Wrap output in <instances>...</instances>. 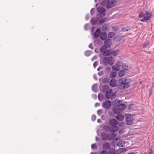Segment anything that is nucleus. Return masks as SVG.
<instances>
[{
	"mask_svg": "<svg viewBox=\"0 0 154 154\" xmlns=\"http://www.w3.org/2000/svg\"><path fill=\"white\" fill-rule=\"evenodd\" d=\"M116 3V2L115 0H106L103 1L102 2V4L103 5H106V8L108 9L115 5Z\"/></svg>",
	"mask_w": 154,
	"mask_h": 154,
	"instance_id": "nucleus-3",
	"label": "nucleus"
},
{
	"mask_svg": "<svg viewBox=\"0 0 154 154\" xmlns=\"http://www.w3.org/2000/svg\"><path fill=\"white\" fill-rule=\"evenodd\" d=\"M120 132H121V131H119V133H120Z\"/></svg>",
	"mask_w": 154,
	"mask_h": 154,
	"instance_id": "nucleus-44",
	"label": "nucleus"
},
{
	"mask_svg": "<svg viewBox=\"0 0 154 154\" xmlns=\"http://www.w3.org/2000/svg\"><path fill=\"white\" fill-rule=\"evenodd\" d=\"M142 82V81H140V84H141Z\"/></svg>",
	"mask_w": 154,
	"mask_h": 154,
	"instance_id": "nucleus-42",
	"label": "nucleus"
},
{
	"mask_svg": "<svg viewBox=\"0 0 154 154\" xmlns=\"http://www.w3.org/2000/svg\"><path fill=\"white\" fill-rule=\"evenodd\" d=\"M103 147L104 149H109L110 148V144L109 143L106 142L103 145Z\"/></svg>",
	"mask_w": 154,
	"mask_h": 154,
	"instance_id": "nucleus-19",
	"label": "nucleus"
},
{
	"mask_svg": "<svg viewBox=\"0 0 154 154\" xmlns=\"http://www.w3.org/2000/svg\"><path fill=\"white\" fill-rule=\"evenodd\" d=\"M124 116L122 114H118L116 117V119L118 121L123 120L124 119Z\"/></svg>",
	"mask_w": 154,
	"mask_h": 154,
	"instance_id": "nucleus-17",
	"label": "nucleus"
},
{
	"mask_svg": "<svg viewBox=\"0 0 154 154\" xmlns=\"http://www.w3.org/2000/svg\"><path fill=\"white\" fill-rule=\"evenodd\" d=\"M111 39H107L104 42V45L102 46L103 50L104 48H109L111 45Z\"/></svg>",
	"mask_w": 154,
	"mask_h": 154,
	"instance_id": "nucleus-10",
	"label": "nucleus"
},
{
	"mask_svg": "<svg viewBox=\"0 0 154 154\" xmlns=\"http://www.w3.org/2000/svg\"><path fill=\"white\" fill-rule=\"evenodd\" d=\"M123 63L122 61H118L115 65L112 66V69L115 71H118L120 70L121 67H122Z\"/></svg>",
	"mask_w": 154,
	"mask_h": 154,
	"instance_id": "nucleus-7",
	"label": "nucleus"
},
{
	"mask_svg": "<svg viewBox=\"0 0 154 154\" xmlns=\"http://www.w3.org/2000/svg\"><path fill=\"white\" fill-rule=\"evenodd\" d=\"M128 154H133V153H129Z\"/></svg>",
	"mask_w": 154,
	"mask_h": 154,
	"instance_id": "nucleus-43",
	"label": "nucleus"
},
{
	"mask_svg": "<svg viewBox=\"0 0 154 154\" xmlns=\"http://www.w3.org/2000/svg\"><path fill=\"white\" fill-rule=\"evenodd\" d=\"M122 69L125 70H128L130 68V67L129 66L123 63L122 67Z\"/></svg>",
	"mask_w": 154,
	"mask_h": 154,
	"instance_id": "nucleus-24",
	"label": "nucleus"
},
{
	"mask_svg": "<svg viewBox=\"0 0 154 154\" xmlns=\"http://www.w3.org/2000/svg\"><path fill=\"white\" fill-rule=\"evenodd\" d=\"M90 51H86L85 53V54L86 56H88V54L90 53Z\"/></svg>",
	"mask_w": 154,
	"mask_h": 154,
	"instance_id": "nucleus-39",
	"label": "nucleus"
},
{
	"mask_svg": "<svg viewBox=\"0 0 154 154\" xmlns=\"http://www.w3.org/2000/svg\"><path fill=\"white\" fill-rule=\"evenodd\" d=\"M109 130L111 132H116L119 130V127L116 126H111L109 127Z\"/></svg>",
	"mask_w": 154,
	"mask_h": 154,
	"instance_id": "nucleus-12",
	"label": "nucleus"
},
{
	"mask_svg": "<svg viewBox=\"0 0 154 154\" xmlns=\"http://www.w3.org/2000/svg\"><path fill=\"white\" fill-rule=\"evenodd\" d=\"M103 62L105 65L108 64L112 65L114 63V60L112 57H106L103 60Z\"/></svg>",
	"mask_w": 154,
	"mask_h": 154,
	"instance_id": "nucleus-5",
	"label": "nucleus"
},
{
	"mask_svg": "<svg viewBox=\"0 0 154 154\" xmlns=\"http://www.w3.org/2000/svg\"><path fill=\"white\" fill-rule=\"evenodd\" d=\"M134 120V118L132 115L130 114L126 115L125 120L127 125H131L133 124Z\"/></svg>",
	"mask_w": 154,
	"mask_h": 154,
	"instance_id": "nucleus-6",
	"label": "nucleus"
},
{
	"mask_svg": "<svg viewBox=\"0 0 154 154\" xmlns=\"http://www.w3.org/2000/svg\"><path fill=\"white\" fill-rule=\"evenodd\" d=\"M92 120L93 121H94L96 119V116L95 115H93L91 117Z\"/></svg>",
	"mask_w": 154,
	"mask_h": 154,
	"instance_id": "nucleus-34",
	"label": "nucleus"
},
{
	"mask_svg": "<svg viewBox=\"0 0 154 154\" xmlns=\"http://www.w3.org/2000/svg\"><path fill=\"white\" fill-rule=\"evenodd\" d=\"M112 94V90L111 89H109L107 91L106 94V97L107 99L111 98Z\"/></svg>",
	"mask_w": 154,
	"mask_h": 154,
	"instance_id": "nucleus-11",
	"label": "nucleus"
},
{
	"mask_svg": "<svg viewBox=\"0 0 154 154\" xmlns=\"http://www.w3.org/2000/svg\"><path fill=\"white\" fill-rule=\"evenodd\" d=\"M102 111L101 110H99L97 111V113L99 115H101L102 113Z\"/></svg>",
	"mask_w": 154,
	"mask_h": 154,
	"instance_id": "nucleus-35",
	"label": "nucleus"
},
{
	"mask_svg": "<svg viewBox=\"0 0 154 154\" xmlns=\"http://www.w3.org/2000/svg\"><path fill=\"white\" fill-rule=\"evenodd\" d=\"M112 28L113 31H116L118 30V29L117 27H112Z\"/></svg>",
	"mask_w": 154,
	"mask_h": 154,
	"instance_id": "nucleus-36",
	"label": "nucleus"
},
{
	"mask_svg": "<svg viewBox=\"0 0 154 154\" xmlns=\"http://www.w3.org/2000/svg\"><path fill=\"white\" fill-rule=\"evenodd\" d=\"M125 72L124 70L120 71L118 73V76L119 77H122L124 76L125 74Z\"/></svg>",
	"mask_w": 154,
	"mask_h": 154,
	"instance_id": "nucleus-23",
	"label": "nucleus"
},
{
	"mask_svg": "<svg viewBox=\"0 0 154 154\" xmlns=\"http://www.w3.org/2000/svg\"><path fill=\"white\" fill-rule=\"evenodd\" d=\"M121 111V110H120L117 106L115 104V107L113 109V112L115 113L118 114L120 113Z\"/></svg>",
	"mask_w": 154,
	"mask_h": 154,
	"instance_id": "nucleus-15",
	"label": "nucleus"
},
{
	"mask_svg": "<svg viewBox=\"0 0 154 154\" xmlns=\"http://www.w3.org/2000/svg\"><path fill=\"white\" fill-rule=\"evenodd\" d=\"M115 35V33L113 32H110L108 34V37L109 38H111L114 36Z\"/></svg>",
	"mask_w": 154,
	"mask_h": 154,
	"instance_id": "nucleus-27",
	"label": "nucleus"
},
{
	"mask_svg": "<svg viewBox=\"0 0 154 154\" xmlns=\"http://www.w3.org/2000/svg\"><path fill=\"white\" fill-rule=\"evenodd\" d=\"M128 30V27H124L122 28L121 29L122 31L123 32L127 31Z\"/></svg>",
	"mask_w": 154,
	"mask_h": 154,
	"instance_id": "nucleus-31",
	"label": "nucleus"
},
{
	"mask_svg": "<svg viewBox=\"0 0 154 154\" xmlns=\"http://www.w3.org/2000/svg\"><path fill=\"white\" fill-rule=\"evenodd\" d=\"M102 138L103 140H112L116 136L115 134L108 135L107 134L103 133L101 134Z\"/></svg>",
	"mask_w": 154,
	"mask_h": 154,
	"instance_id": "nucleus-4",
	"label": "nucleus"
},
{
	"mask_svg": "<svg viewBox=\"0 0 154 154\" xmlns=\"http://www.w3.org/2000/svg\"><path fill=\"white\" fill-rule=\"evenodd\" d=\"M100 154H108V152L106 150H103L100 152Z\"/></svg>",
	"mask_w": 154,
	"mask_h": 154,
	"instance_id": "nucleus-32",
	"label": "nucleus"
},
{
	"mask_svg": "<svg viewBox=\"0 0 154 154\" xmlns=\"http://www.w3.org/2000/svg\"><path fill=\"white\" fill-rule=\"evenodd\" d=\"M120 52V50H117L114 52H112V54L114 56H116L118 55L119 54Z\"/></svg>",
	"mask_w": 154,
	"mask_h": 154,
	"instance_id": "nucleus-28",
	"label": "nucleus"
},
{
	"mask_svg": "<svg viewBox=\"0 0 154 154\" xmlns=\"http://www.w3.org/2000/svg\"><path fill=\"white\" fill-rule=\"evenodd\" d=\"M107 35L106 32H102L100 35V39L103 40H105L107 38Z\"/></svg>",
	"mask_w": 154,
	"mask_h": 154,
	"instance_id": "nucleus-18",
	"label": "nucleus"
},
{
	"mask_svg": "<svg viewBox=\"0 0 154 154\" xmlns=\"http://www.w3.org/2000/svg\"><path fill=\"white\" fill-rule=\"evenodd\" d=\"M119 139H120V138H116V139H115V140H118Z\"/></svg>",
	"mask_w": 154,
	"mask_h": 154,
	"instance_id": "nucleus-41",
	"label": "nucleus"
},
{
	"mask_svg": "<svg viewBox=\"0 0 154 154\" xmlns=\"http://www.w3.org/2000/svg\"><path fill=\"white\" fill-rule=\"evenodd\" d=\"M114 103L116 104V105L117 106L121 111L124 110L126 107V105L125 104H122V102L121 101H115L114 102Z\"/></svg>",
	"mask_w": 154,
	"mask_h": 154,
	"instance_id": "nucleus-8",
	"label": "nucleus"
},
{
	"mask_svg": "<svg viewBox=\"0 0 154 154\" xmlns=\"http://www.w3.org/2000/svg\"><path fill=\"white\" fill-rule=\"evenodd\" d=\"M107 48H104L103 50L102 47L101 48V52L102 53V54L104 56H109L111 55L112 53V51L111 50H106Z\"/></svg>",
	"mask_w": 154,
	"mask_h": 154,
	"instance_id": "nucleus-9",
	"label": "nucleus"
},
{
	"mask_svg": "<svg viewBox=\"0 0 154 154\" xmlns=\"http://www.w3.org/2000/svg\"><path fill=\"white\" fill-rule=\"evenodd\" d=\"M131 82L130 79L126 78H121L118 80L119 87L121 89L128 88L130 86L129 83Z\"/></svg>",
	"mask_w": 154,
	"mask_h": 154,
	"instance_id": "nucleus-1",
	"label": "nucleus"
},
{
	"mask_svg": "<svg viewBox=\"0 0 154 154\" xmlns=\"http://www.w3.org/2000/svg\"><path fill=\"white\" fill-rule=\"evenodd\" d=\"M105 19L104 18H102L99 21V23L100 24L104 22L105 21Z\"/></svg>",
	"mask_w": 154,
	"mask_h": 154,
	"instance_id": "nucleus-33",
	"label": "nucleus"
},
{
	"mask_svg": "<svg viewBox=\"0 0 154 154\" xmlns=\"http://www.w3.org/2000/svg\"><path fill=\"white\" fill-rule=\"evenodd\" d=\"M115 72L116 71L112 72H111V73H110V77L111 78H115L116 76V75H117V73Z\"/></svg>",
	"mask_w": 154,
	"mask_h": 154,
	"instance_id": "nucleus-26",
	"label": "nucleus"
},
{
	"mask_svg": "<svg viewBox=\"0 0 154 154\" xmlns=\"http://www.w3.org/2000/svg\"><path fill=\"white\" fill-rule=\"evenodd\" d=\"M152 15L151 13L146 11L145 13L143 12H140L139 15V18H143L140 20V21L142 22H144L149 20Z\"/></svg>",
	"mask_w": 154,
	"mask_h": 154,
	"instance_id": "nucleus-2",
	"label": "nucleus"
},
{
	"mask_svg": "<svg viewBox=\"0 0 154 154\" xmlns=\"http://www.w3.org/2000/svg\"><path fill=\"white\" fill-rule=\"evenodd\" d=\"M116 151L113 148H111L109 150L108 153L109 154H116Z\"/></svg>",
	"mask_w": 154,
	"mask_h": 154,
	"instance_id": "nucleus-25",
	"label": "nucleus"
},
{
	"mask_svg": "<svg viewBox=\"0 0 154 154\" xmlns=\"http://www.w3.org/2000/svg\"><path fill=\"white\" fill-rule=\"evenodd\" d=\"M100 29L98 28V29L95 32L94 34V37L95 38L98 37L100 33Z\"/></svg>",
	"mask_w": 154,
	"mask_h": 154,
	"instance_id": "nucleus-21",
	"label": "nucleus"
},
{
	"mask_svg": "<svg viewBox=\"0 0 154 154\" xmlns=\"http://www.w3.org/2000/svg\"><path fill=\"white\" fill-rule=\"evenodd\" d=\"M92 148L93 149H95L96 148V145L95 144H93L91 146Z\"/></svg>",
	"mask_w": 154,
	"mask_h": 154,
	"instance_id": "nucleus-37",
	"label": "nucleus"
},
{
	"mask_svg": "<svg viewBox=\"0 0 154 154\" xmlns=\"http://www.w3.org/2000/svg\"><path fill=\"white\" fill-rule=\"evenodd\" d=\"M149 45V42L148 41H146L144 42L143 44L142 47L144 48H146V47H147Z\"/></svg>",
	"mask_w": 154,
	"mask_h": 154,
	"instance_id": "nucleus-29",
	"label": "nucleus"
},
{
	"mask_svg": "<svg viewBox=\"0 0 154 154\" xmlns=\"http://www.w3.org/2000/svg\"><path fill=\"white\" fill-rule=\"evenodd\" d=\"M102 30L104 31H106L107 30V26L106 25H103L102 27Z\"/></svg>",
	"mask_w": 154,
	"mask_h": 154,
	"instance_id": "nucleus-30",
	"label": "nucleus"
},
{
	"mask_svg": "<svg viewBox=\"0 0 154 154\" xmlns=\"http://www.w3.org/2000/svg\"><path fill=\"white\" fill-rule=\"evenodd\" d=\"M118 124V122L116 119H112L109 122V124L111 126H116Z\"/></svg>",
	"mask_w": 154,
	"mask_h": 154,
	"instance_id": "nucleus-14",
	"label": "nucleus"
},
{
	"mask_svg": "<svg viewBox=\"0 0 154 154\" xmlns=\"http://www.w3.org/2000/svg\"><path fill=\"white\" fill-rule=\"evenodd\" d=\"M101 121V120L100 119H98L97 120V122L99 123Z\"/></svg>",
	"mask_w": 154,
	"mask_h": 154,
	"instance_id": "nucleus-40",
	"label": "nucleus"
},
{
	"mask_svg": "<svg viewBox=\"0 0 154 154\" xmlns=\"http://www.w3.org/2000/svg\"><path fill=\"white\" fill-rule=\"evenodd\" d=\"M125 142L123 141H119L117 144V146L119 147H122L125 146Z\"/></svg>",
	"mask_w": 154,
	"mask_h": 154,
	"instance_id": "nucleus-22",
	"label": "nucleus"
},
{
	"mask_svg": "<svg viewBox=\"0 0 154 154\" xmlns=\"http://www.w3.org/2000/svg\"><path fill=\"white\" fill-rule=\"evenodd\" d=\"M97 9L98 12L100 14L104 13L106 11V10L104 8L101 7H98Z\"/></svg>",
	"mask_w": 154,
	"mask_h": 154,
	"instance_id": "nucleus-20",
	"label": "nucleus"
},
{
	"mask_svg": "<svg viewBox=\"0 0 154 154\" xmlns=\"http://www.w3.org/2000/svg\"><path fill=\"white\" fill-rule=\"evenodd\" d=\"M110 85L112 87H115L117 85V81L115 79H113L110 82Z\"/></svg>",
	"mask_w": 154,
	"mask_h": 154,
	"instance_id": "nucleus-16",
	"label": "nucleus"
},
{
	"mask_svg": "<svg viewBox=\"0 0 154 154\" xmlns=\"http://www.w3.org/2000/svg\"><path fill=\"white\" fill-rule=\"evenodd\" d=\"M97 62H95L93 64V66L94 68H95L96 67V66H97Z\"/></svg>",
	"mask_w": 154,
	"mask_h": 154,
	"instance_id": "nucleus-38",
	"label": "nucleus"
},
{
	"mask_svg": "<svg viewBox=\"0 0 154 154\" xmlns=\"http://www.w3.org/2000/svg\"><path fill=\"white\" fill-rule=\"evenodd\" d=\"M102 106L104 108H109L111 106L110 102L108 101H106L105 103H103Z\"/></svg>",
	"mask_w": 154,
	"mask_h": 154,
	"instance_id": "nucleus-13",
	"label": "nucleus"
}]
</instances>
